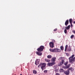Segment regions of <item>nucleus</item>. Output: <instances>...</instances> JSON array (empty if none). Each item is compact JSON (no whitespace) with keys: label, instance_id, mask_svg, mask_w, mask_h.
Instances as JSON below:
<instances>
[{"label":"nucleus","instance_id":"1","mask_svg":"<svg viewBox=\"0 0 75 75\" xmlns=\"http://www.w3.org/2000/svg\"><path fill=\"white\" fill-rule=\"evenodd\" d=\"M44 49V47L43 46H41L39 48L37 49V50L38 52H36V53L38 55L41 56L42 55V53L41 52L43 51Z\"/></svg>","mask_w":75,"mask_h":75},{"label":"nucleus","instance_id":"2","mask_svg":"<svg viewBox=\"0 0 75 75\" xmlns=\"http://www.w3.org/2000/svg\"><path fill=\"white\" fill-rule=\"evenodd\" d=\"M75 56L74 54H73L72 56L70 57L69 58V61L70 63H71V64H73L74 63V62H75V57H74Z\"/></svg>","mask_w":75,"mask_h":75},{"label":"nucleus","instance_id":"3","mask_svg":"<svg viewBox=\"0 0 75 75\" xmlns=\"http://www.w3.org/2000/svg\"><path fill=\"white\" fill-rule=\"evenodd\" d=\"M42 65V66H41ZM41 67V68L42 70V71H43L44 69H45V64L44 63H43L42 64V63H40V64L38 66V68H40V67Z\"/></svg>","mask_w":75,"mask_h":75},{"label":"nucleus","instance_id":"4","mask_svg":"<svg viewBox=\"0 0 75 75\" xmlns=\"http://www.w3.org/2000/svg\"><path fill=\"white\" fill-rule=\"evenodd\" d=\"M49 50L50 52H61L60 49L57 48H55L54 49H49Z\"/></svg>","mask_w":75,"mask_h":75},{"label":"nucleus","instance_id":"5","mask_svg":"<svg viewBox=\"0 0 75 75\" xmlns=\"http://www.w3.org/2000/svg\"><path fill=\"white\" fill-rule=\"evenodd\" d=\"M55 64V62H50L47 64V66L49 67H52Z\"/></svg>","mask_w":75,"mask_h":75},{"label":"nucleus","instance_id":"6","mask_svg":"<svg viewBox=\"0 0 75 75\" xmlns=\"http://www.w3.org/2000/svg\"><path fill=\"white\" fill-rule=\"evenodd\" d=\"M49 45L51 48H54V43L52 42H50L49 43Z\"/></svg>","mask_w":75,"mask_h":75},{"label":"nucleus","instance_id":"7","mask_svg":"<svg viewBox=\"0 0 75 75\" xmlns=\"http://www.w3.org/2000/svg\"><path fill=\"white\" fill-rule=\"evenodd\" d=\"M64 73L66 75H68L69 74V71L68 70V69L67 70L64 71Z\"/></svg>","mask_w":75,"mask_h":75},{"label":"nucleus","instance_id":"8","mask_svg":"<svg viewBox=\"0 0 75 75\" xmlns=\"http://www.w3.org/2000/svg\"><path fill=\"white\" fill-rule=\"evenodd\" d=\"M56 59V57H53L51 59V61L53 62H55V60Z\"/></svg>","mask_w":75,"mask_h":75},{"label":"nucleus","instance_id":"9","mask_svg":"<svg viewBox=\"0 0 75 75\" xmlns=\"http://www.w3.org/2000/svg\"><path fill=\"white\" fill-rule=\"evenodd\" d=\"M69 23V21H68V20H67V21H66L65 23V25L67 26L68 24Z\"/></svg>","mask_w":75,"mask_h":75},{"label":"nucleus","instance_id":"10","mask_svg":"<svg viewBox=\"0 0 75 75\" xmlns=\"http://www.w3.org/2000/svg\"><path fill=\"white\" fill-rule=\"evenodd\" d=\"M39 61H38V60H36L35 62V64L36 65H38L39 64Z\"/></svg>","mask_w":75,"mask_h":75},{"label":"nucleus","instance_id":"11","mask_svg":"<svg viewBox=\"0 0 75 75\" xmlns=\"http://www.w3.org/2000/svg\"><path fill=\"white\" fill-rule=\"evenodd\" d=\"M59 71L60 72H64V70L62 69H61L59 70Z\"/></svg>","mask_w":75,"mask_h":75},{"label":"nucleus","instance_id":"12","mask_svg":"<svg viewBox=\"0 0 75 75\" xmlns=\"http://www.w3.org/2000/svg\"><path fill=\"white\" fill-rule=\"evenodd\" d=\"M68 71H70V70H71V71H74V69L73 68H72V67H70V68H69L68 69Z\"/></svg>","mask_w":75,"mask_h":75},{"label":"nucleus","instance_id":"13","mask_svg":"<svg viewBox=\"0 0 75 75\" xmlns=\"http://www.w3.org/2000/svg\"><path fill=\"white\" fill-rule=\"evenodd\" d=\"M70 28V25H69L67 27H65L66 30H69Z\"/></svg>","mask_w":75,"mask_h":75},{"label":"nucleus","instance_id":"14","mask_svg":"<svg viewBox=\"0 0 75 75\" xmlns=\"http://www.w3.org/2000/svg\"><path fill=\"white\" fill-rule=\"evenodd\" d=\"M70 65H71L70 64H69L67 65L66 67V69H68V68H69L70 67Z\"/></svg>","mask_w":75,"mask_h":75},{"label":"nucleus","instance_id":"15","mask_svg":"<svg viewBox=\"0 0 75 75\" xmlns=\"http://www.w3.org/2000/svg\"><path fill=\"white\" fill-rule=\"evenodd\" d=\"M47 58H49V59H50V58H52V56H51V55H48L47 56Z\"/></svg>","mask_w":75,"mask_h":75},{"label":"nucleus","instance_id":"16","mask_svg":"<svg viewBox=\"0 0 75 75\" xmlns=\"http://www.w3.org/2000/svg\"><path fill=\"white\" fill-rule=\"evenodd\" d=\"M45 60L46 62H50V60L48 59H45Z\"/></svg>","mask_w":75,"mask_h":75},{"label":"nucleus","instance_id":"17","mask_svg":"<svg viewBox=\"0 0 75 75\" xmlns=\"http://www.w3.org/2000/svg\"><path fill=\"white\" fill-rule=\"evenodd\" d=\"M71 51V47H69L68 50H67V51Z\"/></svg>","mask_w":75,"mask_h":75},{"label":"nucleus","instance_id":"18","mask_svg":"<svg viewBox=\"0 0 75 75\" xmlns=\"http://www.w3.org/2000/svg\"><path fill=\"white\" fill-rule=\"evenodd\" d=\"M68 45H66L65 46V51H67V48H68Z\"/></svg>","mask_w":75,"mask_h":75},{"label":"nucleus","instance_id":"19","mask_svg":"<svg viewBox=\"0 0 75 75\" xmlns=\"http://www.w3.org/2000/svg\"><path fill=\"white\" fill-rule=\"evenodd\" d=\"M72 21H73V20H72V19H70L69 20L70 24L71 23H72Z\"/></svg>","mask_w":75,"mask_h":75},{"label":"nucleus","instance_id":"20","mask_svg":"<svg viewBox=\"0 0 75 75\" xmlns=\"http://www.w3.org/2000/svg\"><path fill=\"white\" fill-rule=\"evenodd\" d=\"M33 72L34 74H36L37 73V71L35 70H34L33 71Z\"/></svg>","mask_w":75,"mask_h":75},{"label":"nucleus","instance_id":"21","mask_svg":"<svg viewBox=\"0 0 75 75\" xmlns=\"http://www.w3.org/2000/svg\"><path fill=\"white\" fill-rule=\"evenodd\" d=\"M61 61L62 62L61 63H62V64H64V63H65L64 60L63 59Z\"/></svg>","mask_w":75,"mask_h":75},{"label":"nucleus","instance_id":"22","mask_svg":"<svg viewBox=\"0 0 75 75\" xmlns=\"http://www.w3.org/2000/svg\"><path fill=\"white\" fill-rule=\"evenodd\" d=\"M60 49L62 50H64V47L62 46H61L60 47Z\"/></svg>","mask_w":75,"mask_h":75},{"label":"nucleus","instance_id":"23","mask_svg":"<svg viewBox=\"0 0 75 75\" xmlns=\"http://www.w3.org/2000/svg\"><path fill=\"white\" fill-rule=\"evenodd\" d=\"M47 72H48V70H45L44 71V72L45 73V74H47Z\"/></svg>","mask_w":75,"mask_h":75},{"label":"nucleus","instance_id":"24","mask_svg":"<svg viewBox=\"0 0 75 75\" xmlns=\"http://www.w3.org/2000/svg\"><path fill=\"white\" fill-rule=\"evenodd\" d=\"M62 63L61 62H60L58 64V66H61L62 65Z\"/></svg>","mask_w":75,"mask_h":75},{"label":"nucleus","instance_id":"25","mask_svg":"<svg viewBox=\"0 0 75 75\" xmlns=\"http://www.w3.org/2000/svg\"><path fill=\"white\" fill-rule=\"evenodd\" d=\"M68 62H66L65 63H64V64L65 65H67L68 64Z\"/></svg>","mask_w":75,"mask_h":75},{"label":"nucleus","instance_id":"26","mask_svg":"<svg viewBox=\"0 0 75 75\" xmlns=\"http://www.w3.org/2000/svg\"><path fill=\"white\" fill-rule=\"evenodd\" d=\"M64 32L65 34H67V30L65 29L64 30Z\"/></svg>","mask_w":75,"mask_h":75},{"label":"nucleus","instance_id":"27","mask_svg":"<svg viewBox=\"0 0 75 75\" xmlns=\"http://www.w3.org/2000/svg\"><path fill=\"white\" fill-rule=\"evenodd\" d=\"M74 37V35H72L71 36V39H72V38Z\"/></svg>","mask_w":75,"mask_h":75},{"label":"nucleus","instance_id":"28","mask_svg":"<svg viewBox=\"0 0 75 75\" xmlns=\"http://www.w3.org/2000/svg\"><path fill=\"white\" fill-rule=\"evenodd\" d=\"M52 42H53V43L55 42V40H54V39H52Z\"/></svg>","mask_w":75,"mask_h":75},{"label":"nucleus","instance_id":"29","mask_svg":"<svg viewBox=\"0 0 75 75\" xmlns=\"http://www.w3.org/2000/svg\"><path fill=\"white\" fill-rule=\"evenodd\" d=\"M66 55L67 56V57H68V56H69V53H66Z\"/></svg>","mask_w":75,"mask_h":75},{"label":"nucleus","instance_id":"30","mask_svg":"<svg viewBox=\"0 0 75 75\" xmlns=\"http://www.w3.org/2000/svg\"><path fill=\"white\" fill-rule=\"evenodd\" d=\"M70 24H71V27H73V25H72V23H70Z\"/></svg>","mask_w":75,"mask_h":75},{"label":"nucleus","instance_id":"31","mask_svg":"<svg viewBox=\"0 0 75 75\" xmlns=\"http://www.w3.org/2000/svg\"><path fill=\"white\" fill-rule=\"evenodd\" d=\"M57 30V29H55L54 30V31H56Z\"/></svg>","mask_w":75,"mask_h":75},{"label":"nucleus","instance_id":"32","mask_svg":"<svg viewBox=\"0 0 75 75\" xmlns=\"http://www.w3.org/2000/svg\"><path fill=\"white\" fill-rule=\"evenodd\" d=\"M73 33H74L75 34V30H73Z\"/></svg>","mask_w":75,"mask_h":75},{"label":"nucleus","instance_id":"33","mask_svg":"<svg viewBox=\"0 0 75 75\" xmlns=\"http://www.w3.org/2000/svg\"><path fill=\"white\" fill-rule=\"evenodd\" d=\"M56 75H59V74L57 73L56 74Z\"/></svg>","mask_w":75,"mask_h":75},{"label":"nucleus","instance_id":"34","mask_svg":"<svg viewBox=\"0 0 75 75\" xmlns=\"http://www.w3.org/2000/svg\"><path fill=\"white\" fill-rule=\"evenodd\" d=\"M59 59H62V57H61L59 58Z\"/></svg>","mask_w":75,"mask_h":75},{"label":"nucleus","instance_id":"35","mask_svg":"<svg viewBox=\"0 0 75 75\" xmlns=\"http://www.w3.org/2000/svg\"><path fill=\"white\" fill-rule=\"evenodd\" d=\"M20 75H23L21 74Z\"/></svg>","mask_w":75,"mask_h":75}]
</instances>
